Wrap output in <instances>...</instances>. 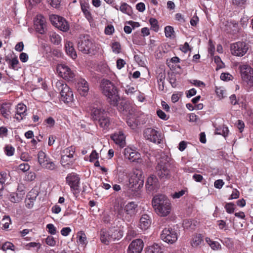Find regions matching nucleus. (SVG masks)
Masks as SVG:
<instances>
[{
	"label": "nucleus",
	"mask_w": 253,
	"mask_h": 253,
	"mask_svg": "<svg viewBox=\"0 0 253 253\" xmlns=\"http://www.w3.org/2000/svg\"><path fill=\"white\" fill-rule=\"evenodd\" d=\"M156 213L161 216L168 215L171 210V204L168 198L163 194L155 195L152 201Z\"/></svg>",
	"instance_id": "f257e3e1"
},
{
	"label": "nucleus",
	"mask_w": 253,
	"mask_h": 253,
	"mask_svg": "<svg viewBox=\"0 0 253 253\" xmlns=\"http://www.w3.org/2000/svg\"><path fill=\"white\" fill-rule=\"evenodd\" d=\"M100 88L102 93L109 99L110 104L114 106H117L120 97L114 84L109 80L103 79L101 81Z\"/></svg>",
	"instance_id": "f03ea898"
},
{
	"label": "nucleus",
	"mask_w": 253,
	"mask_h": 253,
	"mask_svg": "<svg viewBox=\"0 0 253 253\" xmlns=\"http://www.w3.org/2000/svg\"><path fill=\"white\" fill-rule=\"evenodd\" d=\"M138 211V205L134 202H130L125 205L124 209H119L117 214L124 221L129 222L132 221Z\"/></svg>",
	"instance_id": "7ed1b4c3"
},
{
	"label": "nucleus",
	"mask_w": 253,
	"mask_h": 253,
	"mask_svg": "<svg viewBox=\"0 0 253 253\" xmlns=\"http://www.w3.org/2000/svg\"><path fill=\"white\" fill-rule=\"evenodd\" d=\"M78 47L80 51L85 54H94L96 50L95 45L88 35L81 36L80 37Z\"/></svg>",
	"instance_id": "20e7f679"
},
{
	"label": "nucleus",
	"mask_w": 253,
	"mask_h": 253,
	"mask_svg": "<svg viewBox=\"0 0 253 253\" xmlns=\"http://www.w3.org/2000/svg\"><path fill=\"white\" fill-rule=\"evenodd\" d=\"M175 166L169 163L161 162L156 167V172L161 179H169L170 178L171 173L176 171Z\"/></svg>",
	"instance_id": "39448f33"
},
{
	"label": "nucleus",
	"mask_w": 253,
	"mask_h": 253,
	"mask_svg": "<svg viewBox=\"0 0 253 253\" xmlns=\"http://www.w3.org/2000/svg\"><path fill=\"white\" fill-rule=\"evenodd\" d=\"M55 87L60 91V99L66 103L72 102L73 93L67 84H64L63 81H58L55 83Z\"/></svg>",
	"instance_id": "423d86ee"
},
{
	"label": "nucleus",
	"mask_w": 253,
	"mask_h": 253,
	"mask_svg": "<svg viewBox=\"0 0 253 253\" xmlns=\"http://www.w3.org/2000/svg\"><path fill=\"white\" fill-rule=\"evenodd\" d=\"M55 87L60 91V99L66 103L72 102L73 93L67 84H64L63 81H58L55 83Z\"/></svg>",
	"instance_id": "0eeeda50"
},
{
	"label": "nucleus",
	"mask_w": 253,
	"mask_h": 253,
	"mask_svg": "<svg viewBox=\"0 0 253 253\" xmlns=\"http://www.w3.org/2000/svg\"><path fill=\"white\" fill-rule=\"evenodd\" d=\"M38 160L39 165L43 169L54 170L57 169V166L51 160L49 157L42 151H40L38 154Z\"/></svg>",
	"instance_id": "6e6552de"
},
{
	"label": "nucleus",
	"mask_w": 253,
	"mask_h": 253,
	"mask_svg": "<svg viewBox=\"0 0 253 253\" xmlns=\"http://www.w3.org/2000/svg\"><path fill=\"white\" fill-rule=\"evenodd\" d=\"M249 49V45L244 42H238L231 45V53L237 56H243Z\"/></svg>",
	"instance_id": "1a4fd4ad"
},
{
	"label": "nucleus",
	"mask_w": 253,
	"mask_h": 253,
	"mask_svg": "<svg viewBox=\"0 0 253 253\" xmlns=\"http://www.w3.org/2000/svg\"><path fill=\"white\" fill-rule=\"evenodd\" d=\"M49 19L52 25L60 30L63 32L69 30V25L64 18L56 15H52Z\"/></svg>",
	"instance_id": "9d476101"
},
{
	"label": "nucleus",
	"mask_w": 253,
	"mask_h": 253,
	"mask_svg": "<svg viewBox=\"0 0 253 253\" xmlns=\"http://www.w3.org/2000/svg\"><path fill=\"white\" fill-rule=\"evenodd\" d=\"M143 136L147 140L156 144H160L162 140L161 133L151 127L147 128L144 130Z\"/></svg>",
	"instance_id": "9b49d317"
},
{
	"label": "nucleus",
	"mask_w": 253,
	"mask_h": 253,
	"mask_svg": "<svg viewBox=\"0 0 253 253\" xmlns=\"http://www.w3.org/2000/svg\"><path fill=\"white\" fill-rule=\"evenodd\" d=\"M242 79L250 86L253 85V69L248 65L240 67Z\"/></svg>",
	"instance_id": "f8f14e48"
},
{
	"label": "nucleus",
	"mask_w": 253,
	"mask_h": 253,
	"mask_svg": "<svg viewBox=\"0 0 253 253\" xmlns=\"http://www.w3.org/2000/svg\"><path fill=\"white\" fill-rule=\"evenodd\" d=\"M161 238L164 242L172 244L177 240V235L171 228H165L161 234Z\"/></svg>",
	"instance_id": "ddd939ff"
},
{
	"label": "nucleus",
	"mask_w": 253,
	"mask_h": 253,
	"mask_svg": "<svg viewBox=\"0 0 253 253\" xmlns=\"http://www.w3.org/2000/svg\"><path fill=\"white\" fill-rule=\"evenodd\" d=\"M129 187L132 190L137 191L142 187L144 183V178L141 172L140 173L135 172L131 176L129 180Z\"/></svg>",
	"instance_id": "4468645a"
},
{
	"label": "nucleus",
	"mask_w": 253,
	"mask_h": 253,
	"mask_svg": "<svg viewBox=\"0 0 253 253\" xmlns=\"http://www.w3.org/2000/svg\"><path fill=\"white\" fill-rule=\"evenodd\" d=\"M57 71L59 75L66 80L71 81L75 76L74 73L65 64L58 65Z\"/></svg>",
	"instance_id": "2eb2a0df"
},
{
	"label": "nucleus",
	"mask_w": 253,
	"mask_h": 253,
	"mask_svg": "<svg viewBox=\"0 0 253 253\" xmlns=\"http://www.w3.org/2000/svg\"><path fill=\"white\" fill-rule=\"evenodd\" d=\"M34 26L37 32L43 34L46 30V20L42 15H38L34 20Z\"/></svg>",
	"instance_id": "dca6fc26"
},
{
	"label": "nucleus",
	"mask_w": 253,
	"mask_h": 253,
	"mask_svg": "<svg viewBox=\"0 0 253 253\" xmlns=\"http://www.w3.org/2000/svg\"><path fill=\"white\" fill-rule=\"evenodd\" d=\"M66 180L72 190L76 191L79 189L80 178L77 174L75 173L68 174Z\"/></svg>",
	"instance_id": "f3484780"
},
{
	"label": "nucleus",
	"mask_w": 253,
	"mask_h": 253,
	"mask_svg": "<svg viewBox=\"0 0 253 253\" xmlns=\"http://www.w3.org/2000/svg\"><path fill=\"white\" fill-rule=\"evenodd\" d=\"M143 246V242L141 239L134 240L129 245L128 253H141Z\"/></svg>",
	"instance_id": "a211bd4d"
},
{
	"label": "nucleus",
	"mask_w": 253,
	"mask_h": 253,
	"mask_svg": "<svg viewBox=\"0 0 253 253\" xmlns=\"http://www.w3.org/2000/svg\"><path fill=\"white\" fill-rule=\"evenodd\" d=\"M146 187L149 191L156 190L159 188V183L156 175L152 174L148 178Z\"/></svg>",
	"instance_id": "6ab92c4d"
},
{
	"label": "nucleus",
	"mask_w": 253,
	"mask_h": 253,
	"mask_svg": "<svg viewBox=\"0 0 253 253\" xmlns=\"http://www.w3.org/2000/svg\"><path fill=\"white\" fill-rule=\"evenodd\" d=\"M125 158L130 161L134 162L140 158V154L130 148H125L124 152Z\"/></svg>",
	"instance_id": "aec40b11"
},
{
	"label": "nucleus",
	"mask_w": 253,
	"mask_h": 253,
	"mask_svg": "<svg viewBox=\"0 0 253 253\" xmlns=\"http://www.w3.org/2000/svg\"><path fill=\"white\" fill-rule=\"evenodd\" d=\"M107 114L104 109L92 106L91 109V117L93 120L98 121Z\"/></svg>",
	"instance_id": "412c9836"
},
{
	"label": "nucleus",
	"mask_w": 253,
	"mask_h": 253,
	"mask_svg": "<svg viewBox=\"0 0 253 253\" xmlns=\"http://www.w3.org/2000/svg\"><path fill=\"white\" fill-rule=\"evenodd\" d=\"M111 139L116 144L120 147H123L125 144V137L124 133L119 131L112 134L111 136Z\"/></svg>",
	"instance_id": "4be33fe9"
},
{
	"label": "nucleus",
	"mask_w": 253,
	"mask_h": 253,
	"mask_svg": "<svg viewBox=\"0 0 253 253\" xmlns=\"http://www.w3.org/2000/svg\"><path fill=\"white\" fill-rule=\"evenodd\" d=\"M27 107L23 104H18L17 106V112L15 118L20 121L23 120L26 116Z\"/></svg>",
	"instance_id": "5701e85b"
},
{
	"label": "nucleus",
	"mask_w": 253,
	"mask_h": 253,
	"mask_svg": "<svg viewBox=\"0 0 253 253\" xmlns=\"http://www.w3.org/2000/svg\"><path fill=\"white\" fill-rule=\"evenodd\" d=\"M11 104L9 102L2 103L1 104V115L6 119L11 118Z\"/></svg>",
	"instance_id": "b1692460"
},
{
	"label": "nucleus",
	"mask_w": 253,
	"mask_h": 253,
	"mask_svg": "<svg viewBox=\"0 0 253 253\" xmlns=\"http://www.w3.org/2000/svg\"><path fill=\"white\" fill-rule=\"evenodd\" d=\"M88 84L87 82L84 79H81L78 83V90L82 96H85L88 91Z\"/></svg>",
	"instance_id": "393cba45"
},
{
	"label": "nucleus",
	"mask_w": 253,
	"mask_h": 253,
	"mask_svg": "<svg viewBox=\"0 0 253 253\" xmlns=\"http://www.w3.org/2000/svg\"><path fill=\"white\" fill-rule=\"evenodd\" d=\"M151 220L147 214H143L140 219V227L142 230H146L150 226Z\"/></svg>",
	"instance_id": "a878e982"
},
{
	"label": "nucleus",
	"mask_w": 253,
	"mask_h": 253,
	"mask_svg": "<svg viewBox=\"0 0 253 253\" xmlns=\"http://www.w3.org/2000/svg\"><path fill=\"white\" fill-rule=\"evenodd\" d=\"M65 49L67 54L71 58L75 59L77 57V55L72 42L68 41L66 42Z\"/></svg>",
	"instance_id": "bb28decb"
},
{
	"label": "nucleus",
	"mask_w": 253,
	"mask_h": 253,
	"mask_svg": "<svg viewBox=\"0 0 253 253\" xmlns=\"http://www.w3.org/2000/svg\"><path fill=\"white\" fill-rule=\"evenodd\" d=\"M100 236L101 242L107 245L109 242L112 241L109 230L107 231L105 229H101Z\"/></svg>",
	"instance_id": "cd10ccee"
},
{
	"label": "nucleus",
	"mask_w": 253,
	"mask_h": 253,
	"mask_svg": "<svg viewBox=\"0 0 253 253\" xmlns=\"http://www.w3.org/2000/svg\"><path fill=\"white\" fill-rule=\"evenodd\" d=\"M109 230L112 241H115L116 240H118L123 236L122 232L120 230L113 228L109 229Z\"/></svg>",
	"instance_id": "c85d7f7f"
},
{
	"label": "nucleus",
	"mask_w": 253,
	"mask_h": 253,
	"mask_svg": "<svg viewBox=\"0 0 253 253\" xmlns=\"http://www.w3.org/2000/svg\"><path fill=\"white\" fill-rule=\"evenodd\" d=\"M61 164L63 167L69 169L73 164V158L68 157L67 156H62L61 158Z\"/></svg>",
	"instance_id": "c756f323"
},
{
	"label": "nucleus",
	"mask_w": 253,
	"mask_h": 253,
	"mask_svg": "<svg viewBox=\"0 0 253 253\" xmlns=\"http://www.w3.org/2000/svg\"><path fill=\"white\" fill-rule=\"evenodd\" d=\"M100 127L103 128H107L109 127L110 121L109 118L107 116V113L97 121Z\"/></svg>",
	"instance_id": "7c9ffc66"
},
{
	"label": "nucleus",
	"mask_w": 253,
	"mask_h": 253,
	"mask_svg": "<svg viewBox=\"0 0 253 253\" xmlns=\"http://www.w3.org/2000/svg\"><path fill=\"white\" fill-rule=\"evenodd\" d=\"M81 9L82 11L83 12L84 15H85L86 19L89 21H90L92 20V17L91 16V13L88 10L89 9V5L86 3H81Z\"/></svg>",
	"instance_id": "2f4dec72"
},
{
	"label": "nucleus",
	"mask_w": 253,
	"mask_h": 253,
	"mask_svg": "<svg viewBox=\"0 0 253 253\" xmlns=\"http://www.w3.org/2000/svg\"><path fill=\"white\" fill-rule=\"evenodd\" d=\"M10 179L11 178L9 174L1 173V184L2 185L1 191L5 188L6 185L10 184Z\"/></svg>",
	"instance_id": "473e14b6"
},
{
	"label": "nucleus",
	"mask_w": 253,
	"mask_h": 253,
	"mask_svg": "<svg viewBox=\"0 0 253 253\" xmlns=\"http://www.w3.org/2000/svg\"><path fill=\"white\" fill-rule=\"evenodd\" d=\"M50 40L54 44L58 45L61 42L60 36L54 32H50L48 33Z\"/></svg>",
	"instance_id": "72a5a7b5"
},
{
	"label": "nucleus",
	"mask_w": 253,
	"mask_h": 253,
	"mask_svg": "<svg viewBox=\"0 0 253 253\" xmlns=\"http://www.w3.org/2000/svg\"><path fill=\"white\" fill-rule=\"evenodd\" d=\"M146 253H163V252L160 246L155 244L147 248Z\"/></svg>",
	"instance_id": "f704fd0d"
},
{
	"label": "nucleus",
	"mask_w": 253,
	"mask_h": 253,
	"mask_svg": "<svg viewBox=\"0 0 253 253\" xmlns=\"http://www.w3.org/2000/svg\"><path fill=\"white\" fill-rule=\"evenodd\" d=\"M203 242L201 234L196 235L193 237L191 241V245L193 247L196 248L199 246Z\"/></svg>",
	"instance_id": "c9c22d12"
},
{
	"label": "nucleus",
	"mask_w": 253,
	"mask_h": 253,
	"mask_svg": "<svg viewBox=\"0 0 253 253\" xmlns=\"http://www.w3.org/2000/svg\"><path fill=\"white\" fill-rule=\"evenodd\" d=\"M31 192H29V193L27 195L28 198L25 200L26 206L28 209H31L33 207L34 201H35L37 196V194H36V196L32 197L31 195Z\"/></svg>",
	"instance_id": "e433bc0d"
},
{
	"label": "nucleus",
	"mask_w": 253,
	"mask_h": 253,
	"mask_svg": "<svg viewBox=\"0 0 253 253\" xmlns=\"http://www.w3.org/2000/svg\"><path fill=\"white\" fill-rule=\"evenodd\" d=\"M77 241L81 244L83 245H86L87 243L86 241V237L83 231H80L77 233Z\"/></svg>",
	"instance_id": "4c0bfd02"
},
{
	"label": "nucleus",
	"mask_w": 253,
	"mask_h": 253,
	"mask_svg": "<svg viewBox=\"0 0 253 253\" xmlns=\"http://www.w3.org/2000/svg\"><path fill=\"white\" fill-rule=\"evenodd\" d=\"M23 194L24 193H22L19 194L13 193L10 195L9 200L13 203H18L22 199Z\"/></svg>",
	"instance_id": "58836bf2"
},
{
	"label": "nucleus",
	"mask_w": 253,
	"mask_h": 253,
	"mask_svg": "<svg viewBox=\"0 0 253 253\" xmlns=\"http://www.w3.org/2000/svg\"><path fill=\"white\" fill-rule=\"evenodd\" d=\"M120 10L124 13L130 15L131 13V7L126 2L122 3Z\"/></svg>",
	"instance_id": "ea45409f"
},
{
	"label": "nucleus",
	"mask_w": 253,
	"mask_h": 253,
	"mask_svg": "<svg viewBox=\"0 0 253 253\" xmlns=\"http://www.w3.org/2000/svg\"><path fill=\"white\" fill-rule=\"evenodd\" d=\"M229 130L227 127L220 126L216 128L215 133L216 134H220L226 137L228 133Z\"/></svg>",
	"instance_id": "a19ab883"
},
{
	"label": "nucleus",
	"mask_w": 253,
	"mask_h": 253,
	"mask_svg": "<svg viewBox=\"0 0 253 253\" xmlns=\"http://www.w3.org/2000/svg\"><path fill=\"white\" fill-rule=\"evenodd\" d=\"M75 152V149L74 147L73 146L69 147L63 151V156H67L68 157L73 158Z\"/></svg>",
	"instance_id": "79ce46f5"
},
{
	"label": "nucleus",
	"mask_w": 253,
	"mask_h": 253,
	"mask_svg": "<svg viewBox=\"0 0 253 253\" xmlns=\"http://www.w3.org/2000/svg\"><path fill=\"white\" fill-rule=\"evenodd\" d=\"M11 223V219L9 216H4L1 222V224H2V228L3 229L8 228L9 225Z\"/></svg>",
	"instance_id": "37998d69"
},
{
	"label": "nucleus",
	"mask_w": 253,
	"mask_h": 253,
	"mask_svg": "<svg viewBox=\"0 0 253 253\" xmlns=\"http://www.w3.org/2000/svg\"><path fill=\"white\" fill-rule=\"evenodd\" d=\"M165 33L166 37L172 38L174 33L173 27L170 26H166L165 28Z\"/></svg>",
	"instance_id": "c03bdc74"
},
{
	"label": "nucleus",
	"mask_w": 253,
	"mask_h": 253,
	"mask_svg": "<svg viewBox=\"0 0 253 253\" xmlns=\"http://www.w3.org/2000/svg\"><path fill=\"white\" fill-rule=\"evenodd\" d=\"M149 23L151 26V29L155 32H158L159 29L158 22L157 19L151 18L149 19Z\"/></svg>",
	"instance_id": "a18cd8bd"
},
{
	"label": "nucleus",
	"mask_w": 253,
	"mask_h": 253,
	"mask_svg": "<svg viewBox=\"0 0 253 253\" xmlns=\"http://www.w3.org/2000/svg\"><path fill=\"white\" fill-rule=\"evenodd\" d=\"M5 154L8 156H12L14 155L15 148L11 145H7L4 148Z\"/></svg>",
	"instance_id": "49530a36"
},
{
	"label": "nucleus",
	"mask_w": 253,
	"mask_h": 253,
	"mask_svg": "<svg viewBox=\"0 0 253 253\" xmlns=\"http://www.w3.org/2000/svg\"><path fill=\"white\" fill-rule=\"evenodd\" d=\"M111 47L113 52L116 54H118L121 52V44L119 42H116L112 43Z\"/></svg>",
	"instance_id": "de8ad7c7"
},
{
	"label": "nucleus",
	"mask_w": 253,
	"mask_h": 253,
	"mask_svg": "<svg viewBox=\"0 0 253 253\" xmlns=\"http://www.w3.org/2000/svg\"><path fill=\"white\" fill-rule=\"evenodd\" d=\"M157 78L158 85H161V83L164 82L165 78H166L165 72L164 71H161V72L159 73L157 75Z\"/></svg>",
	"instance_id": "09e8293b"
},
{
	"label": "nucleus",
	"mask_w": 253,
	"mask_h": 253,
	"mask_svg": "<svg viewBox=\"0 0 253 253\" xmlns=\"http://www.w3.org/2000/svg\"><path fill=\"white\" fill-rule=\"evenodd\" d=\"M14 246L13 244L10 242H5L2 246L1 247V249L3 251H6V250H11L12 251L14 250Z\"/></svg>",
	"instance_id": "8fccbe9b"
},
{
	"label": "nucleus",
	"mask_w": 253,
	"mask_h": 253,
	"mask_svg": "<svg viewBox=\"0 0 253 253\" xmlns=\"http://www.w3.org/2000/svg\"><path fill=\"white\" fill-rule=\"evenodd\" d=\"M223 244L229 249L233 247L234 242L233 240L229 238H226L224 239Z\"/></svg>",
	"instance_id": "3c124183"
},
{
	"label": "nucleus",
	"mask_w": 253,
	"mask_h": 253,
	"mask_svg": "<svg viewBox=\"0 0 253 253\" xmlns=\"http://www.w3.org/2000/svg\"><path fill=\"white\" fill-rule=\"evenodd\" d=\"M225 208L228 213H233L234 211V204L232 203H227L225 206Z\"/></svg>",
	"instance_id": "603ef678"
},
{
	"label": "nucleus",
	"mask_w": 253,
	"mask_h": 253,
	"mask_svg": "<svg viewBox=\"0 0 253 253\" xmlns=\"http://www.w3.org/2000/svg\"><path fill=\"white\" fill-rule=\"evenodd\" d=\"M45 242L47 245L50 246H54L56 244V241L54 240V238L51 236H48L46 238Z\"/></svg>",
	"instance_id": "864d4df0"
},
{
	"label": "nucleus",
	"mask_w": 253,
	"mask_h": 253,
	"mask_svg": "<svg viewBox=\"0 0 253 253\" xmlns=\"http://www.w3.org/2000/svg\"><path fill=\"white\" fill-rule=\"evenodd\" d=\"M247 0H232V3L234 5L244 7Z\"/></svg>",
	"instance_id": "5fc2aeb1"
},
{
	"label": "nucleus",
	"mask_w": 253,
	"mask_h": 253,
	"mask_svg": "<svg viewBox=\"0 0 253 253\" xmlns=\"http://www.w3.org/2000/svg\"><path fill=\"white\" fill-rule=\"evenodd\" d=\"M19 63V61L17 58H12L11 60H9V64L11 68L13 69H15L17 68V66Z\"/></svg>",
	"instance_id": "6e6d98bb"
},
{
	"label": "nucleus",
	"mask_w": 253,
	"mask_h": 253,
	"mask_svg": "<svg viewBox=\"0 0 253 253\" xmlns=\"http://www.w3.org/2000/svg\"><path fill=\"white\" fill-rule=\"evenodd\" d=\"M46 228L48 229V232L52 235H54L56 233V229L52 224H48L46 225Z\"/></svg>",
	"instance_id": "4d7b16f0"
},
{
	"label": "nucleus",
	"mask_w": 253,
	"mask_h": 253,
	"mask_svg": "<svg viewBox=\"0 0 253 253\" xmlns=\"http://www.w3.org/2000/svg\"><path fill=\"white\" fill-rule=\"evenodd\" d=\"M32 157L29 155L28 153L23 152L21 154L20 159L25 162H28L31 160Z\"/></svg>",
	"instance_id": "13d9d810"
},
{
	"label": "nucleus",
	"mask_w": 253,
	"mask_h": 253,
	"mask_svg": "<svg viewBox=\"0 0 253 253\" xmlns=\"http://www.w3.org/2000/svg\"><path fill=\"white\" fill-rule=\"evenodd\" d=\"M185 191L181 190L178 192H175L171 195L173 199H178L182 196L185 194Z\"/></svg>",
	"instance_id": "bf43d9fd"
},
{
	"label": "nucleus",
	"mask_w": 253,
	"mask_h": 253,
	"mask_svg": "<svg viewBox=\"0 0 253 253\" xmlns=\"http://www.w3.org/2000/svg\"><path fill=\"white\" fill-rule=\"evenodd\" d=\"M19 169L23 172L28 171L30 169V166L27 163L21 164L19 166Z\"/></svg>",
	"instance_id": "052dcab7"
},
{
	"label": "nucleus",
	"mask_w": 253,
	"mask_h": 253,
	"mask_svg": "<svg viewBox=\"0 0 253 253\" xmlns=\"http://www.w3.org/2000/svg\"><path fill=\"white\" fill-rule=\"evenodd\" d=\"M224 184V182L222 179H218L215 181L214 183V186L216 188L221 189Z\"/></svg>",
	"instance_id": "680f3d73"
},
{
	"label": "nucleus",
	"mask_w": 253,
	"mask_h": 253,
	"mask_svg": "<svg viewBox=\"0 0 253 253\" xmlns=\"http://www.w3.org/2000/svg\"><path fill=\"white\" fill-rule=\"evenodd\" d=\"M157 114L159 118L164 120H167L168 119L165 113L161 110H158L157 111Z\"/></svg>",
	"instance_id": "e2e57ef3"
},
{
	"label": "nucleus",
	"mask_w": 253,
	"mask_h": 253,
	"mask_svg": "<svg viewBox=\"0 0 253 253\" xmlns=\"http://www.w3.org/2000/svg\"><path fill=\"white\" fill-rule=\"evenodd\" d=\"M114 32V28L112 25H108L105 29V33L107 35H111Z\"/></svg>",
	"instance_id": "0e129e2a"
},
{
	"label": "nucleus",
	"mask_w": 253,
	"mask_h": 253,
	"mask_svg": "<svg viewBox=\"0 0 253 253\" xmlns=\"http://www.w3.org/2000/svg\"><path fill=\"white\" fill-rule=\"evenodd\" d=\"M231 75L228 73H222L220 75L221 80L225 81H229L231 80Z\"/></svg>",
	"instance_id": "69168bd1"
},
{
	"label": "nucleus",
	"mask_w": 253,
	"mask_h": 253,
	"mask_svg": "<svg viewBox=\"0 0 253 253\" xmlns=\"http://www.w3.org/2000/svg\"><path fill=\"white\" fill-rule=\"evenodd\" d=\"M71 231L70 227H64L61 230V234L64 236H67Z\"/></svg>",
	"instance_id": "338daca9"
},
{
	"label": "nucleus",
	"mask_w": 253,
	"mask_h": 253,
	"mask_svg": "<svg viewBox=\"0 0 253 253\" xmlns=\"http://www.w3.org/2000/svg\"><path fill=\"white\" fill-rule=\"evenodd\" d=\"M136 8L140 12H143L145 10V4L143 2H139L136 4Z\"/></svg>",
	"instance_id": "774afa93"
}]
</instances>
